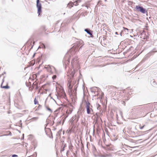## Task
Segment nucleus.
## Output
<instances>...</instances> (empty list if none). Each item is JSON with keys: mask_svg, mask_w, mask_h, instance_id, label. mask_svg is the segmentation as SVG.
<instances>
[{"mask_svg": "<svg viewBox=\"0 0 157 157\" xmlns=\"http://www.w3.org/2000/svg\"><path fill=\"white\" fill-rule=\"evenodd\" d=\"M86 110L87 113L88 114H90L91 113V112H93L92 109V106L90 105L89 102H86Z\"/></svg>", "mask_w": 157, "mask_h": 157, "instance_id": "f257e3e1", "label": "nucleus"}, {"mask_svg": "<svg viewBox=\"0 0 157 157\" xmlns=\"http://www.w3.org/2000/svg\"><path fill=\"white\" fill-rule=\"evenodd\" d=\"M36 7L37 8V13L39 16L42 12L41 5L40 2V0H36Z\"/></svg>", "mask_w": 157, "mask_h": 157, "instance_id": "f03ea898", "label": "nucleus"}, {"mask_svg": "<svg viewBox=\"0 0 157 157\" xmlns=\"http://www.w3.org/2000/svg\"><path fill=\"white\" fill-rule=\"evenodd\" d=\"M135 8L136 9V10L140 12L143 13H145L146 12V9L142 6H136Z\"/></svg>", "mask_w": 157, "mask_h": 157, "instance_id": "7ed1b4c3", "label": "nucleus"}, {"mask_svg": "<svg viewBox=\"0 0 157 157\" xmlns=\"http://www.w3.org/2000/svg\"><path fill=\"white\" fill-rule=\"evenodd\" d=\"M58 96L60 97L65 98L66 97V94L63 90H61L58 93Z\"/></svg>", "mask_w": 157, "mask_h": 157, "instance_id": "20e7f679", "label": "nucleus"}, {"mask_svg": "<svg viewBox=\"0 0 157 157\" xmlns=\"http://www.w3.org/2000/svg\"><path fill=\"white\" fill-rule=\"evenodd\" d=\"M63 62L65 65L67 66L70 63L69 56H66L65 57L63 60Z\"/></svg>", "mask_w": 157, "mask_h": 157, "instance_id": "39448f33", "label": "nucleus"}, {"mask_svg": "<svg viewBox=\"0 0 157 157\" xmlns=\"http://www.w3.org/2000/svg\"><path fill=\"white\" fill-rule=\"evenodd\" d=\"M48 70V72H50L51 74L52 73V69H53L55 70V68L53 66H51L50 65H48L47 67H45Z\"/></svg>", "mask_w": 157, "mask_h": 157, "instance_id": "423d86ee", "label": "nucleus"}, {"mask_svg": "<svg viewBox=\"0 0 157 157\" xmlns=\"http://www.w3.org/2000/svg\"><path fill=\"white\" fill-rule=\"evenodd\" d=\"M84 31L86 32L88 34L90 35L91 37H92L93 36L92 35V31L90 30L89 29H85Z\"/></svg>", "mask_w": 157, "mask_h": 157, "instance_id": "0eeeda50", "label": "nucleus"}, {"mask_svg": "<svg viewBox=\"0 0 157 157\" xmlns=\"http://www.w3.org/2000/svg\"><path fill=\"white\" fill-rule=\"evenodd\" d=\"M75 73V71L74 70H73V71H71V73H70L69 78L71 79L74 77Z\"/></svg>", "mask_w": 157, "mask_h": 157, "instance_id": "6e6552de", "label": "nucleus"}, {"mask_svg": "<svg viewBox=\"0 0 157 157\" xmlns=\"http://www.w3.org/2000/svg\"><path fill=\"white\" fill-rule=\"evenodd\" d=\"M106 40H101L100 43H101V45L103 46L107 45V43L106 42Z\"/></svg>", "mask_w": 157, "mask_h": 157, "instance_id": "1a4fd4ad", "label": "nucleus"}, {"mask_svg": "<svg viewBox=\"0 0 157 157\" xmlns=\"http://www.w3.org/2000/svg\"><path fill=\"white\" fill-rule=\"evenodd\" d=\"M92 148L93 152L94 154H95L96 153V149L94 146H92Z\"/></svg>", "mask_w": 157, "mask_h": 157, "instance_id": "9d476101", "label": "nucleus"}, {"mask_svg": "<svg viewBox=\"0 0 157 157\" xmlns=\"http://www.w3.org/2000/svg\"><path fill=\"white\" fill-rule=\"evenodd\" d=\"M73 3L72 2H70L68 4V6L70 8H71L72 7H73Z\"/></svg>", "mask_w": 157, "mask_h": 157, "instance_id": "9b49d317", "label": "nucleus"}, {"mask_svg": "<svg viewBox=\"0 0 157 157\" xmlns=\"http://www.w3.org/2000/svg\"><path fill=\"white\" fill-rule=\"evenodd\" d=\"M1 87L2 88L5 89H8L10 88V86H8L7 85L6 86H2V84L1 85Z\"/></svg>", "mask_w": 157, "mask_h": 157, "instance_id": "f8f14e48", "label": "nucleus"}, {"mask_svg": "<svg viewBox=\"0 0 157 157\" xmlns=\"http://www.w3.org/2000/svg\"><path fill=\"white\" fill-rule=\"evenodd\" d=\"M77 60V58H75L73 59V60H72L71 63L72 64L73 63H75V61H76Z\"/></svg>", "mask_w": 157, "mask_h": 157, "instance_id": "ddd939ff", "label": "nucleus"}, {"mask_svg": "<svg viewBox=\"0 0 157 157\" xmlns=\"http://www.w3.org/2000/svg\"><path fill=\"white\" fill-rule=\"evenodd\" d=\"M45 107L46 108V109L50 112V113H52V111L51 109H50L49 107H48L47 106H45Z\"/></svg>", "mask_w": 157, "mask_h": 157, "instance_id": "4468645a", "label": "nucleus"}, {"mask_svg": "<svg viewBox=\"0 0 157 157\" xmlns=\"http://www.w3.org/2000/svg\"><path fill=\"white\" fill-rule=\"evenodd\" d=\"M45 48L44 45L43 44H42L38 48Z\"/></svg>", "mask_w": 157, "mask_h": 157, "instance_id": "2eb2a0df", "label": "nucleus"}, {"mask_svg": "<svg viewBox=\"0 0 157 157\" xmlns=\"http://www.w3.org/2000/svg\"><path fill=\"white\" fill-rule=\"evenodd\" d=\"M38 101L36 100V98H35L34 100V103L35 105L38 104Z\"/></svg>", "mask_w": 157, "mask_h": 157, "instance_id": "dca6fc26", "label": "nucleus"}, {"mask_svg": "<svg viewBox=\"0 0 157 157\" xmlns=\"http://www.w3.org/2000/svg\"><path fill=\"white\" fill-rule=\"evenodd\" d=\"M38 119V117H34L32 119V120H36Z\"/></svg>", "mask_w": 157, "mask_h": 157, "instance_id": "f3484780", "label": "nucleus"}, {"mask_svg": "<svg viewBox=\"0 0 157 157\" xmlns=\"http://www.w3.org/2000/svg\"><path fill=\"white\" fill-rule=\"evenodd\" d=\"M139 125H140V129H142L144 128V126H145L144 125L141 126L140 124Z\"/></svg>", "mask_w": 157, "mask_h": 157, "instance_id": "a211bd4d", "label": "nucleus"}, {"mask_svg": "<svg viewBox=\"0 0 157 157\" xmlns=\"http://www.w3.org/2000/svg\"><path fill=\"white\" fill-rule=\"evenodd\" d=\"M73 5H75V6H77L78 5V2H77L76 1L73 3Z\"/></svg>", "mask_w": 157, "mask_h": 157, "instance_id": "6ab92c4d", "label": "nucleus"}, {"mask_svg": "<svg viewBox=\"0 0 157 157\" xmlns=\"http://www.w3.org/2000/svg\"><path fill=\"white\" fill-rule=\"evenodd\" d=\"M56 75H54L52 77V78L53 80H54L55 79H56Z\"/></svg>", "mask_w": 157, "mask_h": 157, "instance_id": "aec40b11", "label": "nucleus"}, {"mask_svg": "<svg viewBox=\"0 0 157 157\" xmlns=\"http://www.w3.org/2000/svg\"><path fill=\"white\" fill-rule=\"evenodd\" d=\"M100 105L99 104H97V109H99V107H100Z\"/></svg>", "mask_w": 157, "mask_h": 157, "instance_id": "412c9836", "label": "nucleus"}, {"mask_svg": "<svg viewBox=\"0 0 157 157\" xmlns=\"http://www.w3.org/2000/svg\"><path fill=\"white\" fill-rule=\"evenodd\" d=\"M123 28L124 29V31H125L126 30H127V31L128 30V29L127 28H126L124 27H123Z\"/></svg>", "mask_w": 157, "mask_h": 157, "instance_id": "4be33fe9", "label": "nucleus"}, {"mask_svg": "<svg viewBox=\"0 0 157 157\" xmlns=\"http://www.w3.org/2000/svg\"><path fill=\"white\" fill-rule=\"evenodd\" d=\"M122 104H123L124 106L125 105V103L124 101H122Z\"/></svg>", "mask_w": 157, "mask_h": 157, "instance_id": "5701e85b", "label": "nucleus"}, {"mask_svg": "<svg viewBox=\"0 0 157 157\" xmlns=\"http://www.w3.org/2000/svg\"><path fill=\"white\" fill-rule=\"evenodd\" d=\"M17 155H12V157H17Z\"/></svg>", "mask_w": 157, "mask_h": 157, "instance_id": "b1692460", "label": "nucleus"}, {"mask_svg": "<svg viewBox=\"0 0 157 157\" xmlns=\"http://www.w3.org/2000/svg\"><path fill=\"white\" fill-rule=\"evenodd\" d=\"M76 1L78 3L80 2L81 1V0H77Z\"/></svg>", "mask_w": 157, "mask_h": 157, "instance_id": "393cba45", "label": "nucleus"}, {"mask_svg": "<svg viewBox=\"0 0 157 157\" xmlns=\"http://www.w3.org/2000/svg\"><path fill=\"white\" fill-rule=\"evenodd\" d=\"M83 42L82 41V40H80V41H79V43H82Z\"/></svg>", "mask_w": 157, "mask_h": 157, "instance_id": "a878e982", "label": "nucleus"}, {"mask_svg": "<svg viewBox=\"0 0 157 157\" xmlns=\"http://www.w3.org/2000/svg\"><path fill=\"white\" fill-rule=\"evenodd\" d=\"M64 150V147H63L62 148V149L61 150V151H63Z\"/></svg>", "mask_w": 157, "mask_h": 157, "instance_id": "bb28decb", "label": "nucleus"}, {"mask_svg": "<svg viewBox=\"0 0 157 157\" xmlns=\"http://www.w3.org/2000/svg\"><path fill=\"white\" fill-rule=\"evenodd\" d=\"M123 32V31H122L121 32V33H120V35H121V36H122V35H122V32Z\"/></svg>", "mask_w": 157, "mask_h": 157, "instance_id": "cd10ccee", "label": "nucleus"}, {"mask_svg": "<svg viewBox=\"0 0 157 157\" xmlns=\"http://www.w3.org/2000/svg\"><path fill=\"white\" fill-rule=\"evenodd\" d=\"M115 34H117V35H118V33H117V32H116L115 33Z\"/></svg>", "mask_w": 157, "mask_h": 157, "instance_id": "c85d7f7f", "label": "nucleus"}, {"mask_svg": "<svg viewBox=\"0 0 157 157\" xmlns=\"http://www.w3.org/2000/svg\"><path fill=\"white\" fill-rule=\"evenodd\" d=\"M65 147V145L64 146V148Z\"/></svg>", "mask_w": 157, "mask_h": 157, "instance_id": "c756f323", "label": "nucleus"}, {"mask_svg": "<svg viewBox=\"0 0 157 157\" xmlns=\"http://www.w3.org/2000/svg\"><path fill=\"white\" fill-rule=\"evenodd\" d=\"M70 86V83L69 84V86Z\"/></svg>", "mask_w": 157, "mask_h": 157, "instance_id": "7c9ffc66", "label": "nucleus"}]
</instances>
